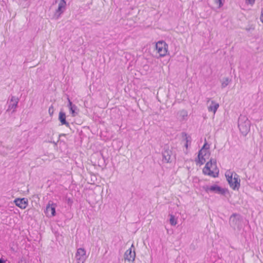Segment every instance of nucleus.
<instances>
[{"instance_id": "8", "label": "nucleus", "mask_w": 263, "mask_h": 263, "mask_svg": "<svg viewBox=\"0 0 263 263\" xmlns=\"http://www.w3.org/2000/svg\"><path fill=\"white\" fill-rule=\"evenodd\" d=\"M132 248H134L133 245H132L131 247L126 250L124 254V259L128 261H134L135 260L136 253L135 250H132Z\"/></svg>"}, {"instance_id": "1", "label": "nucleus", "mask_w": 263, "mask_h": 263, "mask_svg": "<svg viewBox=\"0 0 263 263\" xmlns=\"http://www.w3.org/2000/svg\"><path fill=\"white\" fill-rule=\"evenodd\" d=\"M250 121L246 116L241 115L238 120V126L240 132L243 136H246L250 130Z\"/></svg>"}, {"instance_id": "10", "label": "nucleus", "mask_w": 263, "mask_h": 263, "mask_svg": "<svg viewBox=\"0 0 263 263\" xmlns=\"http://www.w3.org/2000/svg\"><path fill=\"white\" fill-rule=\"evenodd\" d=\"M58 0L55 1V3H57ZM66 3L65 0H60L58 5V8L55 11V15L59 17L62 13L64 12L66 9Z\"/></svg>"}, {"instance_id": "24", "label": "nucleus", "mask_w": 263, "mask_h": 263, "mask_svg": "<svg viewBox=\"0 0 263 263\" xmlns=\"http://www.w3.org/2000/svg\"><path fill=\"white\" fill-rule=\"evenodd\" d=\"M222 0H215V3H216L217 4H218L219 8L223 6V3L222 2Z\"/></svg>"}, {"instance_id": "28", "label": "nucleus", "mask_w": 263, "mask_h": 263, "mask_svg": "<svg viewBox=\"0 0 263 263\" xmlns=\"http://www.w3.org/2000/svg\"><path fill=\"white\" fill-rule=\"evenodd\" d=\"M0 263H6V261L3 258H1Z\"/></svg>"}, {"instance_id": "3", "label": "nucleus", "mask_w": 263, "mask_h": 263, "mask_svg": "<svg viewBox=\"0 0 263 263\" xmlns=\"http://www.w3.org/2000/svg\"><path fill=\"white\" fill-rule=\"evenodd\" d=\"M242 220V217L240 214L234 213L230 217L229 223L234 229H240Z\"/></svg>"}, {"instance_id": "20", "label": "nucleus", "mask_w": 263, "mask_h": 263, "mask_svg": "<svg viewBox=\"0 0 263 263\" xmlns=\"http://www.w3.org/2000/svg\"><path fill=\"white\" fill-rule=\"evenodd\" d=\"M230 83V80L228 78H224L223 81L222 82L221 87L222 88L226 87Z\"/></svg>"}, {"instance_id": "14", "label": "nucleus", "mask_w": 263, "mask_h": 263, "mask_svg": "<svg viewBox=\"0 0 263 263\" xmlns=\"http://www.w3.org/2000/svg\"><path fill=\"white\" fill-rule=\"evenodd\" d=\"M55 207V206L54 204H52L51 205L48 204L46 207V213L49 214L50 212V216H54L56 213Z\"/></svg>"}, {"instance_id": "21", "label": "nucleus", "mask_w": 263, "mask_h": 263, "mask_svg": "<svg viewBox=\"0 0 263 263\" xmlns=\"http://www.w3.org/2000/svg\"><path fill=\"white\" fill-rule=\"evenodd\" d=\"M209 148H210V145L207 143L206 142H205V143L204 144L203 146L200 149V153H201L202 152L205 151L206 150H209Z\"/></svg>"}, {"instance_id": "2", "label": "nucleus", "mask_w": 263, "mask_h": 263, "mask_svg": "<svg viewBox=\"0 0 263 263\" xmlns=\"http://www.w3.org/2000/svg\"><path fill=\"white\" fill-rule=\"evenodd\" d=\"M233 173L228 172L226 173L227 180L230 185V186L234 190H238L240 186V179L238 175L235 173L233 178Z\"/></svg>"}, {"instance_id": "25", "label": "nucleus", "mask_w": 263, "mask_h": 263, "mask_svg": "<svg viewBox=\"0 0 263 263\" xmlns=\"http://www.w3.org/2000/svg\"><path fill=\"white\" fill-rule=\"evenodd\" d=\"M246 3L249 4L251 5H253L254 4L255 1V0H246Z\"/></svg>"}, {"instance_id": "29", "label": "nucleus", "mask_w": 263, "mask_h": 263, "mask_svg": "<svg viewBox=\"0 0 263 263\" xmlns=\"http://www.w3.org/2000/svg\"><path fill=\"white\" fill-rule=\"evenodd\" d=\"M186 144H185V146L186 147H187V146H188V145H187V142H188L187 137H186Z\"/></svg>"}, {"instance_id": "30", "label": "nucleus", "mask_w": 263, "mask_h": 263, "mask_svg": "<svg viewBox=\"0 0 263 263\" xmlns=\"http://www.w3.org/2000/svg\"><path fill=\"white\" fill-rule=\"evenodd\" d=\"M252 28H246L245 29L247 31H250Z\"/></svg>"}, {"instance_id": "9", "label": "nucleus", "mask_w": 263, "mask_h": 263, "mask_svg": "<svg viewBox=\"0 0 263 263\" xmlns=\"http://www.w3.org/2000/svg\"><path fill=\"white\" fill-rule=\"evenodd\" d=\"M172 155V152L168 146H165L164 150L162 152L163 161L166 163L171 162V158Z\"/></svg>"}, {"instance_id": "6", "label": "nucleus", "mask_w": 263, "mask_h": 263, "mask_svg": "<svg viewBox=\"0 0 263 263\" xmlns=\"http://www.w3.org/2000/svg\"><path fill=\"white\" fill-rule=\"evenodd\" d=\"M205 191L206 192H208L209 191L217 193L221 195H224L228 190L227 189H223L220 186L217 185H212L210 187L206 186L204 187Z\"/></svg>"}, {"instance_id": "13", "label": "nucleus", "mask_w": 263, "mask_h": 263, "mask_svg": "<svg viewBox=\"0 0 263 263\" xmlns=\"http://www.w3.org/2000/svg\"><path fill=\"white\" fill-rule=\"evenodd\" d=\"M66 114L64 112L61 111L59 112V120L61 123V125H65L67 127H70L69 123L67 122L66 119Z\"/></svg>"}, {"instance_id": "19", "label": "nucleus", "mask_w": 263, "mask_h": 263, "mask_svg": "<svg viewBox=\"0 0 263 263\" xmlns=\"http://www.w3.org/2000/svg\"><path fill=\"white\" fill-rule=\"evenodd\" d=\"M179 116L182 117V119H184L188 115L187 111L186 110L183 109L179 112Z\"/></svg>"}, {"instance_id": "18", "label": "nucleus", "mask_w": 263, "mask_h": 263, "mask_svg": "<svg viewBox=\"0 0 263 263\" xmlns=\"http://www.w3.org/2000/svg\"><path fill=\"white\" fill-rule=\"evenodd\" d=\"M170 222L172 226H175L177 224V220L174 215H170Z\"/></svg>"}, {"instance_id": "15", "label": "nucleus", "mask_w": 263, "mask_h": 263, "mask_svg": "<svg viewBox=\"0 0 263 263\" xmlns=\"http://www.w3.org/2000/svg\"><path fill=\"white\" fill-rule=\"evenodd\" d=\"M212 104L208 107V110L209 111H213L214 113H215L219 107V104L216 103L214 101H212Z\"/></svg>"}, {"instance_id": "16", "label": "nucleus", "mask_w": 263, "mask_h": 263, "mask_svg": "<svg viewBox=\"0 0 263 263\" xmlns=\"http://www.w3.org/2000/svg\"><path fill=\"white\" fill-rule=\"evenodd\" d=\"M207 157L201 156V154H198V160L197 161V163H199L200 165L204 164L206 161V158Z\"/></svg>"}, {"instance_id": "23", "label": "nucleus", "mask_w": 263, "mask_h": 263, "mask_svg": "<svg viewBox=\"0 0 263 263\" xmlns=\"http://www.w3.org/2000/svg\"><path fill=\"white\" fill-rule=\"evenodd\" d=\"M53 111H54L53 107L52 105H51L50 107H49V109H48V112H49V114L50 115V116H52V115L53 114Z\"/></svg>"}, {"instance_id": "31", "label": "nucleus", "mask_w": 263, "mask_h": 263, "mask_svg": "<svg viewBox=\"0 0 263 263\" xmlns=\"http://www.w3.org/2000/svg\"><path fill=\"white\" fill-rule=\"evenodd\" d=\"M66 136V134H60V135H59V137H62V136Z\"/></svg>"}, {"instance_id": "27", "label": "nucleus", "mask_w": 263, "mask_h": 263, "mask_svg": "<svg viewBox=\"0 0 263 263\" xmlns=\"http://www.w3.org/2000/svg\"><path fill=\"white\" fill-rule=\"evenodd\" d=\"M260 19L261 22L263 23V11H261Z\"/></svg>"}, {"instance_id": "5", "label": "nucleus", "mask_w": 263, "mask_h": 263, "mask_svg": "<svg viewBox=\"0 0 263 263\" xmlns=\"http://www.w3.org/2000/svg\"><path fill=\"white\" fill-rule=\"evenodd\" d=\"M156 50L160 57H164L167 52L168 45L164 41H159L156 45Z\"/></svg>"}, {"instance_id": "26", "label": "nucleus", "mask_w": 263, "mask_h": 263, "mask_svg": "<svg viewBox=\"0 0 263 263\" xmlns=\"http://www.w3.org/2000/svg\"><path fill=\"white\" fill-rule=\"evenodd\" d=\"M68 106L69 108H70V107H71V106H73V105H74V104H72V102L70 100V99L69 98H68Z\"/></svg>"}, {"instance_id": "7", "label": "nucleus", "mask_w": 263, "mask_h": 263, "mask_svg": "<svg viewBox=\"0 0 263 263\" xmlns=\"http://www.w3.org/2000/svg\"><path fill=\"white\" fill-rule=\"evenodd\" d=\"M87 257L86 251L83 248H79L76 254V258L78 263H83Z\"/></svg>"}, {"instance_id": "4", "label": "nucleus", "mask_w": 263, "mask_h": 263, "mask_svg": "<svg viewBox=\"0 0 263 263\" xmlns=\"http://www.w3.org/2000/svg\"><path fill=\"white\" fill-rule=\"evenodd\" d=\"M214 167H216V161L211 159L210 160L205 164V166L203 168V174L213 177H217L218 172L215 173L213 171L211 170V168L214 169Z\"/></svg>"}, {"instance_id": "32", "label": "nucleus", "mask_w": 263, "mask_h": 263, "mask_svg": "<svg viewBox=\"0 0 263 263\" xmlns=\"http://www.w3.org/2000/svg\"><path fill=\"white\" fill-rule=\"evenodd\" d=\"M182 134H184V135H185V136H187V135H186V133H183Z\"/></svg>"}, {"instance_id": "12", "label": "nucleus", "mask_w": 263, "mask_h": 263, "mask_svg": "<svg viewBox=\"0 0 263 263\" xmlns=\"http://www.w3.org/2000/svg\"><path fill=\"white\" fill-rule=\"evenodd\" d=\"M14 202L15 205L22 209H25L28 204V201L27 198H16L14 200Z\"/></svg>"}, {"instance_id": "17", "label": "nucleus", "mask_w": 263, "mask_h": 263, "mask_svg": "<svg viewBox=\"0 0 263 263\" xmlns=\"http://www.w3.org/2000/svg\"><path fill=\"white\" fill-rule=\"evenodd\" d=\"M77 109V107L76 105H73V106H71V107H70L69 110L73 117L76 116L78 114V112H76Z\"/></svg>"}, {"instance_id": "11", "label": "nucleus", "mask_w": 263, "mask_h": 263, "mask_svg": "<svg viewBox=\"0 0 263 263\" xmlns=\"http://www.w3.org/2000/svg\"><path fill=\"white\" fill-rule=\"evenodd\" d=\"M19 99L14 96H12L10 100V103L8 105V107L7 109V111H9L12 110V112H14L17 106Z\"/></svg>"}, {"instance_id": "22", "label": "nucleus", "mask_w": 263, "mask_h": 263, "mask_svg": "<svg viewBox=\"0 0 263 263\" xmlns=\"http://www.w3.org/2000/svg\"><path fill=\"white\" fill-rule=\"evenodd\" d=\"M198 154H201V156H203L205 157H208L210 154L209 150H206L204 152H202L200 153V150L199 151Z\"/></svg>"}]
</instances>
